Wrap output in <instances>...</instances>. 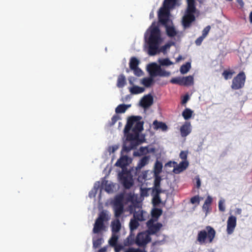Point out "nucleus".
<instances>
[{"instance_id":"obj_58","label":"nucleus","mask_w":252,"mask_h":252,"mask_svg":"<svg viewBox=\"0 0 252 252\" xmlns=\"http://www.w3.org/2000/svg\"><path fill=\"white\" fill-rule=\"evenodd\" d=\"M99 187L100 182L99 181L96 182L94 184L93 189L94 190L97 192V191L99 189Z\"/></svg>"},{"instance_id":"obj_28","label":"nucleus","mask_w":252,"mask_h":252,"mask_svg":"<svg viewBox=\"0 0 252 252\" xmlns=\"http://www.w3.org/2000/svg\"><path fill=\"white\" fill-rule=\"evenodd\" d=\"M154 76L150 75L149 77H145L141 81V84L146 87H150L154 83Z\"/></svg>"},{"instance_id":"obj_57","label":"nucleus","mask_w":252,"mask_h":252,"mask_svg":"<svg viewBox=\"0 0 252 252\" xmlns=\"http://www.w3.org/2000/svg\"><path fill=\"white\" fill-rule=\"evenodd\" d=\"M189 96L188 94L185 95L182 100V104H184L188 102V101L189 100Z\"/></svg>"},{"instance_id":"obj_20","label":"nucleus","mask_w":252,"mask_h":252,"mask_svg":"<svg viewBox=\"0 0 252 252\" xmlns=\"http://www.w3.org/2000/svg\"><path fill=\"white\" fill-rule=\"evenodd\" d=\"M189 163L187 160H184L179 163L176 167L173 169V172L175 174H179L185 170L189 166Z\"/></svg>"},{"instance_id":"obj_17","label":"nucleus","mask_w":252,"mask_h":252,"mask_svg":"<svg viewBox=\"0 0 252 252\" xmlns=\"http://www.w3.org/2000/svg\"><path fill=\"white\" fill-rule=\"evenodd\" d=\"M131 162V158L127 156L121 157L115 163V166L124 169Z\"/></svg>"},{"instance_id":"obj_18","label":"nucleus","mask_w":252,"mask_h":252,"mask_svg":"<svg viewBox=\"0 0 252 252\" xmlns=\"http://www.w3.org/2000/svg\"><path fill=\"white\" fill-rule=\"evenodd\" d=\"M181 0H164L162 7L165 10H168L173 8L176 6H179L180 4Z\"/></svg>"},{"instance_id":"obj_38","label":"nucleus","mask_w":252,"mask_h":252,"mask_svg":"<svg viewBox=\"0 0 252 252\" xmlns=\"http://www.w3.org/2000/svg\"><path fill=\"white\" fill-rule=\"evenodd\" d=\"M101 221L104 222L105 220H107L109 219L108 215L107 214V211L106 210H103L99 214L98 217L96 219Z\"/></svg>"},{"instance_id":"obj_5","label":"nucleus","mask_w":252,"mask_h":252,"mask_svg":"<svg viewBox=\"0 0 252 252\" xmlns=\"http://www.w3.org/2000/svg\"><path fill=\"white\" fill-rule=\"evenodd\" d=\"M142 119L141 116H131L127 120L126 125L125 126L124 132L126 134L131 129L132 126L135 123L134 127L132 129L133 132H136L137 134L139 133L143 130V122H140V120Z\"/></svg>"},{"instance_id":"obj_52","label":"nucleus","mask_w":252,"mask_h":252,"mask_svg":"<svg viewBox=\"0 0 252 252\" xmlns=\"http://www.w3.org/2000/svg\"><path fill=\"white\" fill-rule=\"evenodd\" d=\"M119 148V146L117 145H114L112 146H110L108 148V151L110 153H113L116 150H117Z\"/></svg>"},{"instance_id":"obj_61","label":"nucleus","mask_w":252,"mask_h":252,"mask_svg":"<svg viewBox=\"0 0 252 252\" xmlns=\"http://www.w3.org/2000/svg\"><path fill=\"white\" fill-rule=\"evenodd\" d=\"M96 194V192L94 190L92 189L89 193V196L90 198L94 197L95 196Z\"/></svg>"},{"instance_id":"obj_32","label":"nucleus","mask_w":252,"mask_h":252,"mask_svg":"<svg viewBox=\"0 0 252 252\" xmlns=\"http://www.w3.org/2000/svg\"><path fill=\"white\" fill-rule=\"evenodd\" d=\"M130 106V105H126L122 104L119 105L115 109V112L117 114L123 113L125 112L126 109Z\"/></svg>"},{"instance_id":"obj_25","label":"nucleus","mask_w":252,"mask_h":252,"mask_svg":"<svg viewBox=\"0 0 252 252\" xmlns=\"http://www.w3.org/2000/svg\"><path fill=\"white\" fill-rule=\"evenodd\" d=\"M162 210L161 209L154 207V208L151 211L152 219H153L155 221H157L158 218L162 215Z\"/></svg>"},{"instance_id":"obj_41","label":"nucleus","mask_w":252,"mask_h":252,"mask_svg":"<svg viewBox=\"0 0 252 252\" xmlns=\"http://www.w3.org/2000/svg\"><path fill=\"white\" fill-rule=\"evenodd\" d=\"M138 221H139L133 218L130 219L129 224L130 230H134L138 227L139 225Z\"/></svg>"},{"instance_id":"obj_36","label":"nucleus","mask_w":252,"mask_h":252,"mask_svg":"<svg viewBox=\"0 0 252 252\" xmlns=\"http://www.w3.org/2000/svg\"><path fill=\"white\" fill-rule=\"evenodd\" d=\"M139 61L135 57H131L129 61V67L132 70L138 67Z\"/></svg>"},{"instance_id":"obj_39","label":"nucleus","mask_w":252,"mask_h":252,"mask_svg":"<svg viewBox=\"0 0 252 252\" xmlns=\"http://www.w3.org/2000/svg\"><path fill=\"white\" fill-rule=\"evenodd\" d=\"M192 113H193V111H192L189 108H187L183 111L182 116L184 117L185 120H187L191 117Z\"/></svg>"},{"instance_id":"obj_22","label":"nucleus","mask_w":252,"mask_h":252,"mask_svg":"<svg viewBox=\"0 0 252 252\" xmlns=\"http://www.w3.org/2000/svg\"><path fill=\"white\" fill-rule=\"evenodd\" d=\"M153 128L155 130L161 129L162 131H166L168 130V126L166 124L162 122H159L155 120L153 122Z\"/></svg>"},{"instance_id":"obj_24","label":"nucleus","mask_w":252,"mask_h":252,"mask_svg":"<svg viewBox=\"0 0 252 252\" xmlns=\"http://www.w3.org/2000/svg\"><path fill=\"white\" fill-rule=\"evenodd\" d=\"M104 223L102 221L96 219L95 221L93 232L94 234L98 233L101 230L104 228Z\"/></svg>"},{"instance_id":"obj_45","label":"nucleus","mask_w":252,"mask_h":252,"mask_svg":"<svg viewBox=\"0 0 252 252\" xmlns=\"http://www.w3.org/2000/svg\"><path fill=\"white\" fill-rule=\"evenodd\" d=\"M101 186L102 187H105V190L107 192H110L112 190L111 185L110 184H108L107 181L103 180L101 182Z\"/></svg>"},{"instance_id":"obj_59","label":"nucleus","mask_w":252,"mask_h":252,"mask_svg":"<svg viewBox=\"0 0 252 252\" xmlns=\"http://www.w3.org/2000/svg\"><path fill=\"white\" fill-rule=\"evenodd\" d=\"M195 179L196 182V187L197 188H199L201 186V181L199 176H196Z\"/></svg>"},{"instance_id":"obj_8","label":"nucleus","mask_w":252,"mask_h":252,"mask_svg":"<svg viewBox=\"0 0 252 252\" xmlns=\"http://www.w3.org/2000/svg\"><path fill=\"white\" fill-rule=\"evenodd\" d=\"M245 81V73L243 71L240 72L233 79L231 88L235 90L241 89L244 86Z\"/></svg>"},{"instance_id":"obj_23","label":"nucleus","mask_w":252,"mask_h":252,"mask_svg":"<svg viewBox=\"0 0 252 252\" xmlns=\"http://www.w3.org/2000/svg\"><path fill=\"white\" fill-rule=\"evenodd\" d=\"M111 227L112 233L117 234L119 232L121 228V224L119 218H116L112 221Z\"/></svg>"},{"instance_id":"obj_51","label":"nucleus","mask_w":252,"mask_h":252,"mask_svg":"<svg viewBox=\"0 0 252 252\" xmlns=\"http://www.w3.org/2000/svg\"><path fill=\"white\" fill-rule=\"evenodd\" d=\"M120 119V117L118 115H114L111 119V123L110 126H113L116 123V122Z\"/></svg>"},{"instance_id":"obj_26","label":"nucleus","mask_w":252,"mask_h":252,"mask_svg":"<svg viewBox=\"0 0 252 252\" xmlns=\"http://www.w3.org/2000/svg\"><path fill=\"white\" fill-rule=\"evenodd\" d=\"M126 84V76L123 74H120L117 81V87L119 88H123Z\"/></svg>"},{"instance_id":"obj_27","label":"nucleus","mask_w":252,"mask_h":252,"mask_svg":"<svg viewBox=\"0 0 252 252\" xmlns=\"http://www.w3.org/2000/svg\"><path fill=\"white\" fill-rule=\"evenodd\" d=\"M151 195L153 196L152 202L154 207H158L162 203L160 195H158V193L156 194L152 191Z\"/></svg>"},{"instance_id":"obj_4","label":"nucleus","mask_w":252,"mask_h":252,"mask_svg":"<svg viewBox=\"0 0 252 252\" xmlns=\"http://www.w3.org/2000/svg\"><path fill=\"white\" fill-rule=\"evenodd\" d=\"M216 231L211 226H207L205 229L198 232L196 243L200 245H204L208 242L212 243L216 235Z\"/></svg>"},{"instance_id":"obj_46","label":"nucleus","mask_w":252,"mask_h":252,"mask_svg":"<svg viewBox=\"0 0 252 252\" xmlns=\"http://www.w3.org/2000/svg\"><path fill=\"white\" fill-rule=\"evenodd\" d=\"M233 73L234 72L225 70L223 72L222 75L225 80H228L232 78Z\"/></svg>"},{"instance_id":"obj_60","label":"nucleus","mask_w":252,"mask_h":252,"mask_svg":"<svg viewBox=\"0 0 252 252\" xmlns=\"http://www.w3.org/2000/svg\"><path fill=\"white\" fill-rule=\"evenodd\" d=\"M210 206V205L206 204V203H204L203 205V206H202L203 210L204 211H205L206 214H207V213L209 211V209Z\"/></svg>"},{"instance_id":"obj_33","label":"nucleus","mask_w":252,"mask_h":252,"mask_svg":"<svg viewBox=\"0 0 252 252\" xmlns=\"http://www.w3.org/2000/svg\"><path fill=\"white\" fill-rule=\"evenodd\" d=\"M147 147H141L138 151H134L133 152V156L135 157H140L143 155H145L148 153L147 152Z\"/></svg>"},{"instance_id":"obj_48","label":"nucleus","mask_w":252,"mask_h":252,"mask_svg":"<svg viewBox=\"0 0 252 252\" xmlns=\"http://www.w3.org/2000/svg\"><path fill=\"white\" fill-rule=\"evenodd\" d=\"M132 70H133L134 74L138 77L141 76L143 74V71L138 67Z\"/></svg>"},{"instance_id":"obj_15","label":"nucleus","mask_w":252,"mask_h":252,"mask_svg":"<svg viewBox=\"0 0 252 252\" xmlns=\"http://www.w3.org/2000/svg\"><path fill=\"white\" fill-rule=\"evenodd\" d=\"M236 217L231 215L228 217L227 221L226 231L228 234H231L236 226Z\"/></svg>"},{"instance_id":"obj_21","label":"nucleus","mask_w":252,"mask_h":252,"mask_svg":"<svg viewBox=\"0 0 252 252\" xmlns=\"http://www.w3.org/2000/svg\"><path fill=\"white\" fill-rule=\"evenodd\" d=\"M104 242L102 235H95L93 237V248L96 249L99 248Z\"/></svg>"},{"instance_id":"obj_11","label":"nucleus","mask_w":252,"mask_h":252,"mask_svg":"<svg viewBox=\"0 0 252 252\" xmlns=\"http://www.w3.org/2000/svg\"><path fill=\"white\" fill-rule=\"evenodd\" d=\"M138 209V211L135 210L134 212H133V207L132 206H129L130 213H133V218L140 221L146 220L148 216L147 213L139 208Z\"/></svg>"},{"instance_id":"obj_64","label":"nucleus","mask_w":252,"mask_h":252,"mask_svg":"<svg viewBox=\"0 0 252 252\" xmlns=\"http://www.w3.org/2000/svg\"><path fill=\"white\" fill-rule=\"evenodd\" d=\"M125 252H139L138 249H135L133 248H130L127 250H126Z\"/></svg>"},{"instance_id":"obj_13","label":"nucleus","mask_w":252,"mask_h":252,"mask_svg":"<svg viewBox=\"0 0 252 252\" xmlns=\"http://www.w3.org/2000/svg\"><path fill=\"white\" fill-rule=\"evenodd\" d=\"M153 97L149 94L144 95L140 100L139 105L144 109H147L151 106L153 103Z\"/></svg>"},{"instance_id":"obj_49","label":"nucleus","mask_w":252,"mask_h":252,"mask_svg":"<svg viewBox=\"0 0 252 252\" xmlns=\"http://www.w3.org/2000/svg\"><path fill=\"white\" fill-rule=\"evenodd\" d=\"M211 29V27L210 26H206L204 29L202 31V35L204 37H206L207 36V35H208L210 30Z\"/></svg>"},{"instance_id":"obj_7","label":"nucleus","mask_w":252,"mask_h":252,"mask_svg":"<svg viewBox=\"0 0 252 252\" xmlns=\"http://www.w3.org/2000/svg\"><path fill=\"white\" fill-rule=\"evenodd\" d=\"M122 195L117 196L114 200L112 207L116 218H119L124 213V206Z\"/></svg>"},{"instance_id":"obj_47","label":"nucleus","mask_w":252,"mask_h":252,"mask_svg":"<svg viewBox=\"0 0 252 252\" xmlns=\"http://www.w3.org/2000/svg\"><path fill=\"white\" fill-rule=\"evenodd\" d=\"M225 200L221 198L219 202V209L221 212H224L225 207L224 205Z\"/></svg>"},{"instance_id":"obj_29","label":"nucleus","mask_w":252,"mask_h":252,"mask_svg":"<svg viewBox=\"0 0 252 252\" xmlns=\"http://www.w3.org/2000/svg\"><path fill=\"white\" fill-rule=\"evenodd\" d=\"M144 88L139 87L136 85H134L132 87L129 88V92L130 93L134 94H141L144 92Z\"/></svg>"},{"instance_id":"obj_44","label":"nucleus","mask_w":252,"mask_h":252,"mask_svg":"<svg viewBox=\"0 0 252 252\" xmlns=\"http://www.w3.org/2000/svg\"><path fill=\"white\" fill-rule=\"evenodd\" d=\"M170 82L172 84L183 86L182 77H176L171 79Z\"/></svg>"},{"instance_id":"obj_35","label":"nucleus","mask_w":252,"mask_h":252,"mask_svg":"<svg viewBox=\"0 0 252 252\" xmlns=\"http://www.w3.org/2000/svg\"><path fill=\"white\" fill-rule=\"evenodd\" d=\"M122 180L124 187H125V188L126 189H130L133 185L132 182L131 181L130 179H128L127 177H123L122 178Z\"/></svg>"},{"instance_id":"obj_55","label":"nucleus","mask_w":252,"mask_h":252,"mask_svg":"<svg viewBox=\"0 0 252 252\" xmlns=\"http://www.w3.org/2000/svg\"><path fill=\"white\" fill-rule=\"evenodd\" d=\"M154 193H155L156 194L158 193V195H160V194L161 193H164L165 192V190L162 189L160 188H157L155 189L154 190L152 191Z\"/></svg>"},{"instance_id":"obj_6","label":"nucleus","mask_w":252,"mask_h":252,"mask_svg":"<svg viewBox=\"0 0 252 252\" xmlns=\"http://www.w3.org/2000/svg\"><path fill=\"white\" fill-rule=\"evenodd\" d=\"M147 70L150 75L152 76L168 77L171 73L169 71H167L163 69L161 66L156 63H152L149 64L147 67Z\"/></svg>"},{"instance_id":"obj_34","label":"nucleus","mask_w":252,"mask_h":252,"mask_svg":"<svg viewBox=\"0 0 252 252\" xmlns=\"http://www.w3.org/2000/svg\"><path fill=\"white\" fill-rule=\"evenodd\" d=\"M154 186L153 188L149 189H152V191L160 187L161 181V178L159 175H154Z\"/></svg>"},{"instance_id":"obj_16","label":"nucleus","mask_w":252,"mask_h":252,"mask_svg":"<svg viewBox=\"0 0 252 252\" xmlns=\"http://www.w3.org/2000/svg\"><path fill=\"white\" fill-rule=\"evenodd\" d=\"M125 135L126 136V139L133 141L134 140L135 142H141V144L142 143L145 141V136L141 135L140 137V135L138 133L137 134L136 132L129 133V131L128 133H126V134H125Z\"/></svg>"},{"instance_id":"obj_53","label":"nucleus","mask_w":252,"mask_h":252,"mask_svg":"<svg viewBox=\"0 0 252 252\" xmlns=\"http://www.w3.org/2000/svg\"><path fill=\"white\" fill-rule=\"evenodd\" d=\"M205 37H203L202 35L199 36L198 37L196 40L195 41V44L197 46H199L201 44L203 40Z\"/></svg>"},{"instance_id":"obj_42","label":"nucleus","mask_w":252,"mask_h":252,"mask_svg":"<svg viewBox=\"0 0 252 252\" xmlns=\"http://www.w3.org/2000/svg\"><path fill=\"white\" fill-rule=\"evenodd\" d=\"M118 238L119 236L117 234L112 233V236L108 241L109 244L112 247H114L117 244Z\"/></svg>"},{"instance_id":"obj_19","label":"nucleus","mask_w":252,"mask_h":252,"mask_svg":"<svg viewBox=\"0 0 252 252\" xmlns=\"http://www.w3.org/2000/svg\"><path fill=\"white\" fill-rule=\"evenodd\" d=\"M191 126L189 122L186 121L180 128L181 135L186 137L191 132Z\"/></svg>"},{"instance_id":"obj_3","label":"nucleus","mask_w":252,"mask_h":252,"mask_svg":"<svg viewBox=\"0 0 252 252\" xmlns=\"http://www.w3.org/2000/svg\"><path fill=\"white\" fill-rule=\"evenodd\" d=\"M188 6L182 19V24L185 29L189 28L192 22L195 21L194 13L196 11L195 0H187Z\"/></svg>"},{"instance_id":"obj_10","label":"nucleus","mask_w":252,"mask_h":252,"mask_svg":"<svg viewBox=\"0 0 252 252\" xmlns=\"http://www.w3.org/2000/svg\"><path fill=\"white\" fill-rule=\"evenodd\" d=\"M155 221L153 219H151L146 222L147 226L148 228V233L149 235H154L158 232L162 226V224L160 222H157L154 224Z\"/></svg>"},{"instance_id":"obj_62","label":"nucleus","mask_w":252,"mask_h":252,"mask_svg":"<svg viewBox=\"0 0 252 252\" xmlns=\"http://www.w3.org/2000/svg\"><path fill=\"white\" fill-rule=\"evenodd\" d=\"M212 202V198L211 197V196L209 195V196H207V197L204 203L210 205V204H211Z\"/></svg>"},{"instance_id":"obj_12","label":"nucleus","mask_w":252,"mask_h":252,"mask_svg":"<svg viewBox=\"0 0 252 252\" xmlns=\"http://www.w3.org/2000/svg\"><path fill=\"white\" fill-rule=\"evenodd\" d=\"M140 144H141V142H137L134 140L130 141L126 139L124 141L121 152L128 153L132 149L136 148V147Z\"/></svg>"},{"instance_id":"obj_56","label":"nucleus","mask_w":252,"mask_h":252,"mask_svg":"<svg viewBox=\"0 0 252 252\" xmlns=\"http://www.w3.org/2000/svg\"><path fill=\"white\" fill-rule=\"evenodd\" d=\"M115 248V252H120L124 249V246L121 245H117L114 247Z\"/></svg>"},{"instance_id":"obj_63","label":"nucleus","mask_w":252,"mask_h":252,"mask_svg":"<svg viewBox=\"0 0 252 252\" xmlns=\"http://www.w3.org/2000/svg\"><path fill=\"white\" fill-rule=\"evenodd\" d=\"M147 147V152L148 153H154L156 151V149L154 147H150L149 146Z\"/></svg>"},{"instance_id":"obj_37","label":"nucleus","mask_w":252,"mask_h":252,"mask_svg":"<svg viewBox=\"0 0 252 252\" xmlns=\"http://www.w3.org/2000/svg\"><path fill=\"white\" fill-rule=\"evenodd\" d=\"M191 68V63L189 62H187L185 64H183L180 69V72L182 74L187 73Z\"/></svg>"},{"instance_id":"obj_30","label":"nucleus","mask_w":252,"mask_h":252,"mask_svg":"<svg viewBox=\"0 0 252 252\" xmlns=\"http://www.w3.org/2000/svg\"><path fill=\"white\" fill-rule=\"evenodd\" d=\"M183 86H190L193 84V77L189 75L186 77H182Z\"/></svg>"},{"instance_id":"obj_54","label":"nucleus","mask_w":252,"mask_h":252,"mask_svg":"<svg viewBox=\"0 0 252 252\" xmlns=\"http://www.w3.org/2000/svg\"><path fill=\"white\" fill-rule=\"evenodd\" d=\"M187 155L188 152L182 151L181 152L179 156L181 159L186 160L187 158Z\"/></svg>"},{"instance_id":"obj_50","label":"nucleus","mask_w":252,"mask_h":252,"mask_svg":"<svg viewBox=\"0 0 252 252\" xmlns=\"http://www.w3.org/2000/svg\"><path fill=\"white\" fill-rule=\"evenodd\" d=\"M199 197L198 195L194 196L190 199V202L193 204H197L198 205L199 204Z\"/></svg>"},{"instance_id":"obj_40","label":"nucleus","mask_w":252,"mask_h":252,"mask_svg":"<svg viewBox=\"0 0 252 252\" xmlns=\"http://www.w3.org/2000/svg\"><path fill=\"white\" fill-rule=\"evenodd\" d=\"M158 62L159 65L161 66H169L173 64V63L171 62L168 58L165 59H159Z\"/></svg>"},{"instance_id":"obj_14","label":"nucleus","mask_w":252,"mask_h":252,"mask_svg":"<svg viewBox=\"0 0 252 252\" xmlns=\"http://www.w3.org/2000/svg\"><path fill=\"white\" fill-rule=\"evenodd\" d=\"M150 156H146L143 157L139 161L137 166L135 167V171H132L131 172H134V175H137L139 172H140L141 169L148 164L149 160L150 159ZM132 174L133 173H131Z\"/></svg>"},{"instance_id":"obj_1","label":"nucleus","mask_w":252,"mask_h":252,"mask_svg":"<svg viewBox=\"0 0 252 252\" xmlns=\"http://www.w3.org/2000/svg\"><path fill=\"white\" fill-rule=\"evenodd\" d=\"M144 39L148 46V53L150 56H154L160 52L165 54L167 49L175 45V42H171L159 47L163 39L160 35V30L158 26L155 25V22L145 33Z\"/></svg>"},{"instance_id":"obj_31","label":"nucleus","mask_w":252,"mask_h":252,"mask_svg":"<svg viewBox=\"0 0 252 252\" xmlns=\"http://www.w3.org/2000/svg\"><path fill=\"white\" fill-rule=\"evenodd\" d=\"M162 164L161 162L157 160L154 166V175H159L162 171Z\"/></svg>"},{"instance_id":"obj_9","label":"nucleus","mask_w":252,"mask_h":252,"mask_svg":"<svg viewBox=\"0 0 252 252\" xmlns=\"http://www.w3.org/2000/svg\"><path fill=\"white\" fill-rule=\"evenodd\" d=\"M151 240L150 235L145 232H140L135 238V244L139 247H143Z\"/></svg>"},{"instance_id":"obj_43","label":"nucleus","mask_w":252,"mask_h":252,"mask_svg":"<svg viewBox=\"0 0 252 252\" xmlns=\"http://www.w3.org/2000/svg\"><path fill=\"white\" fill-rule=\"evenodd\" d=\"M134 243H135V240L134 238L129 235L124 241V245L125 246L132 245Z\"/></svg>"},{"instance_id":"obj_2","label":"nucleus","mask_w":252,"mask_h":252,"mask_svg":"<svg viewBox=\"0 0 252 252\" xmlns=\"http://www.w3.org/2000/svg\"><path fill=\"white\" fill-rule=\"evenodd\" d=\"M170 11L165 10L163 8H160L158 12L159 22L166 28L167 35L170 37H174L177 34V31L172 25L173 23L169 19Z\"/></svg>"}]
</instances>
